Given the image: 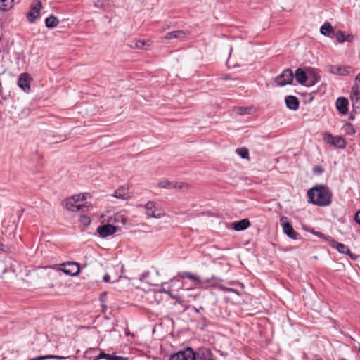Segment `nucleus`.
Returning a JSON list of instances; mask_svg holds the SVG:
<instances>
[{"label":"nucleus","mask_w":360,"mask_h":360,"mask_svg":"<svg viewBox=\"0 0 360 360\" xmlns=\"http://www.w3.org/2000/svg\"><path fill=\"white\" fill-rule=\"evenodd\" d=\"M233 110L236 114L240 115H250L255 112V109L253 107H245V106L234 107Z\"/></svg>","instance_id":"nucleus-21"},{"label":"nucleus","mask_w":360,"mask_h":360,"mask_svg":"<svg viewBox=\"0 0 360 360\" xmlns=\"http://www.w3.org/2000/svg\"><path fill=\"white\" fill-rule=\"evenodd\" d=\"M146 42L144 41L139 40L136 42L135 46L137 49H144V46L146 45Z\"/></svg>","instance_id":"nucleus-36"},{"label":"nucleus","mask_w":360,"mask_h":360,"mask_svg":"<svg viewBox=\"0 0 360 360\" xmlns=\"http://www.w3.org/2000/svg\"><path fill=\"white\" fill-rule=\"evenodd\" d=\"M222 79L224 80H227V79H231V76L228 74H226V75H224L221 77Z\"/></svg>","instance_id":"nucleus-45"},{"label":"nucleus","mask_w":360,"mask_h":360,"mask_svg":"<svg viewBox=\"0 0 360 360\" xmlns=\"http://www.w3.org/2000/svg\"><path fill=\"white\" fill-rule=\"evenodd\" d=\"M180 283V282H179V281L175 280V278H173L172 279L170 280V281L169 283H162V289L160 291L161 292L167 293V291H168L169 289L165 288V286L167 285H169L170 286H172L174 283ZM179 288H182V284L181 283H179Z\"/></svg>","instance_id":"nucleus-28"},{"label":"nucleus","mask_w":360,"mask_h":360,"mask_svg":"<svg viewBox=\"0 0 360 360\" xmlns=\"http://www.w3.org/2000/svg\"><path fill=\"white\" fill-rule=\"evenodd\" d=\"M323 140L326 143L333 145L339 148H345L347 145L345 140L342 137L334 136L329 133L324 134Z\"/></svg>","instance_id":"nucleus-5"},{"label":"nucleus","mask_w":360,"mask_h":360,"mask_svg":"<svg viewBox=\"0 0 360 360\" xmlns=\"http://www.w3.org/2000/svg\"><path fill=\"white\" fill-rule=\"evenodd\" d=\"M192 360H214L211 351L206 348H199L196 352L193 351Z\"/></svg>","instance_id":"nucleus-8"},{"label":"nucleus","mask_w":360,"mask_h":360,"mask_svg":"<svg viewBox=\"0 0 360 360\" xmlns=\"http://www.w3.org/2000/svg\"><path fill=\"white\" fill-rule=\"evenodd\" d=\"M283 233L292 240H298L301 238L297 232H296L292 225L288 221L286 217H282L280 220Z\"/></svg>","instance_id":"nucleus-3"},{"label":"nucleus","mask_w":360,"mask_h":360,"mask_svg":"<svg viewBox=\"0 0 360 360\" xmlns=\"http://www.w3.org/2000/svg\"><path fill=\"white\" fill-rule=\"evenodd\" d=\"M350 99H351L352 102L359 100L360 95H358L357 94L350 93Z\"/></svg>","instance_id":"nucleus-40"},{"label":"nucleus","mask_w":360,"mask_h":360,"mask_svg":"<svg viewBox=\"0 0 360 360\" xmlns=\"http://www.w3.org/2000/svg\"><path fill=\"white\" fill-rule=\"evenodd\" d=\"M294 79V73L290 68L285 69L281 75L275 78V82L278 86L291 84Z\"/></svg>","instance_id":"nucleus-4"},{"label":"nucleus","mask_w":360,"mask_h":360,"mask_svg":"<svg viewBox=\"0 0 360 360\" xmlns=\"http://www.w3.org/2000/svg\"><path fill=\"white\" fill-rule=\"evenodd\" d=\"M112 196L118 199L127 200L129 198V188L127 187L121 186L114 192Z\"/></svg>","instance_id":"nucleus-19"},{"label":"nucleus","mask_w":360,"mask_h":360,"mask_svg":"<svg viewBox=\"0 0 360 360\" xmlns=\"http://www.w3.org/2000/svg\"><path fill=\"white\" fill-rule=\"evenodd\" d=\"M101 359H105L106 360H127V358L105 354L103 351L100 352L98 356L95 358V360Z\"/></svg>","instance_id":"nucleus-22"},{"label":"nucleus","mask_w":360,"mask_h":360,"mask_svg":"<svg viewBox=\"0 0 360 360\" xmlns=\"http://www.w3.org/2000/svg\"><path fill=\"white\" fill-rule=\"evenodd\" d=\"M42 4L40 0H35L30 6V11L27 14V18L30 22H34L39 17Z\"/></svg>","instance_id":"nucleus-6"},{"label":"nucleus","mask_w":360,"mask_h":360,"mask_svg":"<svg viewBox=\"0 0 360 360\" xmlns=\"http://www.w3.org/2000/svg\"><path fill=\"white\" fill-rule=\"evenodd\" d=\"M285 102L287 108L290 110H297L299 108L300 101L295 96H287L285 98Z\"/></svg>","instance_id":"nucleus-15"},{"label":"nucleus","mask_w":360,"mask_h":360,"mask_svg":"<svg viewBox=\"0 0 360 360\" xmlns=\"http://www.w3.org/2000/svg\"><path fill=\"white\" fill-rule=\"evenodd\" d=\"M85 199L86 197L84 196V195H75L64 200L62 202V205L67 210L72 212H86L89 210L91 205L87 202H83L85 200Z\"/></svg>","instance_id":"nucleus-2"},{"label":"nucleus","mask_w":360,"mask_h":360,"mask_svg":"<svg viewBox=\"0 0 360 360\" xmlns=\"http://www.w3.org/2000/svg\"><path fill=\"white\" fill-rule=\"evenodd\" d=\"M350 69V66L341 67L338 65H333L328 67V71L330 73L341 76H346L349 75Z\"/></svg>","instance_id":"nucleus-12"},{"label":"nucleus","mask_w":360,"mask_h":360,"mask_svg":"<svg viewBox=\"0 0 360 360\" xmlns=\"http://www.w3.org/2000/svg\"><path fill=\"white\" fill-rule=\"evenodd\" d=\"M58 23H59L58 19L53 15H50L45 20L46 26L48 28L55 27L58 25Z\"/></svg>","instance_id":"nucleus-26"},{"label":"nucleus","mask_w":360,"mask_h":360,"mask_svg":"<svg viewBox=\"0 0 360 360\" xmlns=\"http://www.w3.org/2000/svg\"><path fill=\"white\" fill-rule=\"evenodd\" d=\"M18 84L19 87L25 91L29 92L30 91L29 75L26 73L21 74L18 79Z\"/></svg>","instance_id":"nucleus-16"},{"label":"nucleus","mask_w":360,"mask_h":360,"mask_svg":"<svg viewBox=\"0 0 360 360\" xmlns=\"http://www.w3.org/2000/svg\"><path fill=\"white\" fill-rule=\"evenodd\" d=\"M352 103L354 112H356L358 110H360V99Z\"/></svg>","instance_id":"nucleus-33"},{"label":"nucleus","mask_w":360,"mask_h":360,"mask_svg":"<svg viewBox=\"0 0 360 360\" xmlns=\"http://www.w3.org/2000/svg\"><path fill=\"white\" fill-rule=\"evenodd\" d=\"M167 294H168L169 295L170 297L173 298V299H176V296L174 295L172 292V291L169 289L168 291H167Z\"/></svg>","instance_id":"nucleus-44"},{"label":"nucleus","mask_w":360,"mask_h":360,"mask_svg":"<svg viewBox=\"0 0 360 360\" xmlns=\"http://www.w3.org/2000/svg\"><path fill=\"white\" fill-rule=\"evenodd\" d=\"M192 358H193V349L191 347H187L186 349L172 354L169 360H192Z\"/></svg>","instance_id":"nucleus-7"},{"label":"nucleus","mask_w":360,"mask_h":360,"mask_svg":"<svg viewBox=\"0 0 360 360\" xmlns=\"http://www.w3.org/2000/svg\"><path fill=\"white\" fill-rule=\"evenodd\" d=\"M138 207H143V205H138Z\"/></svg>","instance_id":"nucleus-52"},{"label":"nucleus","mask_w":360,"mask_h":360,"mask_svg":"<svg viewBox=\"0 0 360 360\" xmlns=\"http://www.w3.org/2000/svg\"><path fill=\"white\" fill-rule=\"evenodd\" d=\"M148 273H146V274H143L142 278H141V280L143 281L146 278V276H148Z\"/></svg>","instance_id":"nucleus-48"},{"label":"nucleus","mask_w":360,"mask_h":360,"mask_svg":"<svg viewBox=\"0 0 360 360\" xmlns=\"http://www.w3.org/2000/svg\"><path fill=\"white\" fill-rule=\"evenodd\" d=\"M349 101L347 98L339 97L336 101V108L342 115H345L348 111Z\"/></svg>","instance_id":"nucleus-14"},{"label":"nucleus","mask_w":360,"mask_h":360,"mask_svg":"<svg viewBox=\"0 0 360 360\" xmlns=\"http://www.w3.org/2000/svg\"><path fill=\"white\" fill-rule=\"evenodd\" d=\"M315 360H323L321 358H317Z\"/></svg>","instance_id":"nucleus-51"},{"label":"nucleus","mask_w":360,"mask_h":360,"mask_svg":"<svg viewBox=\"0 0 360 360\" xmlns=\"http://www.w3.org/2000/svg\"><path fill=\"white\" fill-rule=\"evenodd\" d=\"M116 226L110 224H105L97 228V232L103 238H106L114 234L116 232Z\"/></svg>","instance_id":"nucleus-11"},{"label":"nucleus","mask_w":360,"mask_h":360,"mask_svg":"<svg viewBox=\"0 0 360 360\" xmlns=\"http://www.w3.org/2000/svg\"><path fill=\"white\" fill-rule=\"evenodd\" d=\"M349 118V120H354L355 117L352 114H350Z\"/></svg>","instance_id":"nucleus-50"},{"label":"nucleus","mask_w":360,"mask_h":360,"mask_svg":"<svg viewBox=\"0 0 360 360\" xmlns=\"http://www.w3.org/2000/svg\"><path fill=\"white\" fill-rule=\"evenodd\" d=\"M202 309H203L202 307H200V309L195 308V311L197 313H199L200 310H202Z\"/></svg>","instance_id":"nucleus-49"},{"label":"nucleus","mask_w":360,"mask_h":360,"mask_svg":"<svg viewBox=\"0 0 360 360\" xmlns=\"http://www.w3.org/2000/svg\"><path fill=\"white\" fill-rule=\"evenodd\" d=\"M80 268L79 264L75 262H68L63 264V271L67 275L75 276L79 274Z\"/></svg>","instance_id":"nucleus-9"},{"label":"nucleus","mask_w":360,"mask_h":360,"mask_svg":"<svg viewBox=\"0 0 360 360\" xmlns=\"http://www.w3.org/2000/svg\"><path fill=\"white\" fill-rule=\"evenodd\" d=\"M220 288H221L223 290H224V291H233V290H232V289H231V288H226V287H222V286H221V287H220Z\"/></svg>","instance_id":"nucleus-46"},{"label":"nucleus","mask_w":360,"mask_h":360,"mask_svg":"<svg viewBox=\"0 0 360 360\" xmlns=\"http://www.w3.org/2000/svg\"><path fill=\"white\" fill-rule=\"evenodd\" d=\"M172 187L181 190V189H184V188H188V185L186 184H182V183H174V184L172 183Z\"/></svg>","instance_id":"nucleus-32"},{"label":"nucleus","mask_w":360,"mask_h":360,"mask_svg":"<svg viewBox=\"0 0 360 360\" xmlns=\"http://www.w3.org/2000/svg\"><path fill=\"white\" fill-rule=\"evenodd\" d=\"M179 276L182 278H188L196 283H198V284L202 283L200 278L198 276L194 275L191 272H188V271L180 272V273H179Z\"/></svg>","instance_id":"nucleus-23"},{"label":"nucleus","mask_w":360,"mask_h":360,"mask_svg":"<svg viewBox=\"0 0 360 360\" xmlns=\"http://www.w3.org/2000/svg\"><path fill=\"white\" fill-rule=\"evenodd\" d=\"M186 32L184 30H174L169 32L164 37V39L171 40L174 39H183L186 37Z\"/></svg>","instance_id":"nucleus-20"},{"label":"nucleus","mask_w":360,"mask_h":360,"mask_svg":"<svg viewBox=\"0 0 360 360\" xmlns=\"http://www.w3.org/2000/svg\"><path fill=\"white\" fill-rule=\"evenodd\" d=\"M250 225L248 219H243L240 221H235L231 224V227L237 231H243L248 228Z\"/></svg>","instance_id":"nucleus-17"},{"label":"nucleus","mask_w":360,"mask_h":360,"mask_svg":"<svg viewBox=\"0 0 360 360\" xmlns=\"http://www.w3.org/2000/svg\"><path fill=\"white\" fill-rule=\"evenodd\" d=\"M146 210V215L148 217L160 218L163 214L156 209V203L154 201H148L144 206Z\"/></svg>","instance_id":"nucleus-10"},{"label":"nucleus","mask_w":360,"mask_h":360,"mask_svg":"<svg viewBox=\"0 0 360 360\" xmlns=\"http://www.w3.org/2000/svg\"><path fill=\"white\" fill-rule=\"evenodd\" d=\"M327 240L329 242L330 245L335 248L340 253L346 255L349 248L347 245L336 241L330 236L327 238Z\"/></svg>","instance_id":"nucleus-13"},{"label":"nucleus","mask_w":360,"mask_h":360,"mask_svg":"<svg viewBox=\"0 0 360 360\" xmlns=\"http://www.w3.org/2000/svg\"><path fill=\"white\" fill-rule=\"evenodd\" d=\"M355 221L360 225V211H358L354 216Z\"/></svg>","instance_id":"nucleus-42"},{"label":"nucleus","mask_w":360,"mask_h":360,"mask_svg":"<svg viewBox=\"0 0 360 360\" xmlns=\"http://www.w3.org/2000/svg\"><path fill=\"white\" fill-rule=\"evenodd\" d=\"M0 250H5V245L0 243Z\"/></svg>","instance_id":"nucleus-47"},{"label":"nucleus","mask_w":360,"mask_h":360,"mask_svg":"<svg viewBox=\"0 0 360 360\" xmlns=\"http://www.w3.org/2000/svg\"><path fill=\"white\" fill-rule=\"evenodd\" d=\"M0 9L3 11H8L13 6L14 0H0Z\"/></svg>","instance_id":"nucleus-27"},{"label":"nucleus","mask_w":360,"mask_h":360,"mask_svg":"<svg viewBox=\"0 0 360 360\" xmlns=\"http://www.w3.org/2000/svg\"><path fill=\"white\" fill-rule=\"evenodd\" d=\"M313 172H314V174L321 175L323 172V169L321 166H315L313 168Z\"/></svg>","instance_id":"nucleus-34"},{"label":"nucleus","mask_w":360,"mask_h":360,"mask_svg":"<svg viewBox=\"0 0 360 360\" xmlns=\"http://www.w3.org/2000/svg\"><path fill=\"white\" fill-rule=\"evenodd\" d=\"M359 352L360 353V346H359Z\"/></svg>","instance_id":"nucleus-53"},{"label":"nucleus","mask_w":360,"mask_h":360,"mask_svg":"<svg viewBox=\"0 0 360 360\" xmlns=\"http://www.w3.org/2000/svg\"><path fill=\"white\" fill-rule=\"evenodd\" d=\"M236 153L243 159H249V151L246 148H240L236 149Z\"/></svg>","instance_id":"nucleus-29"},{"label":"nucleus","mask_w":360,"mask_h":360,"mask_svg":"<svg viewBox=\"0 0 360 360\" xmlns=\"http://www.w3.org/2000/svg\"><path fill=\"white\" fill-rule=\"evenodd\" d=\"M308 202L319 207H326L331 204L333 193L330 188L324 184H316L308 190Z\"/></svg>","instance_id":"nucleus-1"},{"label":"nucleus","mask_w":360,"mask_h":360,"mask_svg":"<svg viewBox=\"0 0 360 360\" xmlns=\"http://www.w3.org/2000/svg\"><path fill=\"white\" fill-rule=\"evenodd\" d=\"M340 360H346V359H341Z\"/></svg>","instance_id":"nucleus-54"},{"label":"nucleus","mask_w":360,"mask_h":360,"mask_svg":"<svg viewBox=\"0 0 360 360\" xmlns=\"http://www.w3.org/2000/svg\"><path fill=\"white\" fill-rule=\"evenodd\" d=\"M309 231L311 233H313L314 235L319 236V238H326V236L323 233H322L321 232L314 231V229H311Z\"/></svg>","instance_id":"nucleus-39"},{"label":"nucleus","mask_w":360,"mask_h":360,"mask_svg":"<svg viewBox=\"0 0 360 360\" xmlns=\"http://www.w3.org/2000/svg\"><path fill=\"white\" fill-rule=\"evenodd\" d=\"M81 222L84 225H89L91 223V219L89 217L84 215L81 217Z\"/></svg>","instance_id":"nucleus-37"},{"label":"nucleus","mask_w":360,"mask_h":360,"mask_svg":"<svg viewBox=\"0 0 360 360\" xmlns=\"http://www.w3.org/2000/svg\"><path fill=\"white\" fill-rule=\"evenodd\" d=\"M351 93L360 95V86H359L357 83H355V84L352 86Z\"/></svg>","instance_id":"nucleus-35"},{"label":"nucleus","mask_w":360,"mask_h":360,"mask_svg":"<svg viewBox=\"0 0 360 360\" xmlns=\"http://www.w3.org/2000/svg\"><path fill=\"white\" fill-rule=\"evenodd\" d=\"M320 32L324 36L330 37L334 32V29L331 24L326 22L320 28Z\"/></svg>","instance_id":"nucleus-24"},{"label":"nucleus","mask_w":360,"mask_h":360,"mask_svg":"<svg viewBox=\"0 0 360 360\" xmlns=\"http://www.w3.org/2000/svg\"><path fill=\"white\" fill-rule=\"evenodd\" d=\"M172 183L167 179H163L158 183V186L163 188H169L172 187Z\"/></svg>","instance_id":"nucleus-31"},{"label":"nucleus","mask_w":360,"mask_h":360,"mask_svg":"<svg viewBox=\"0 0 360 360\" xmlns=\"http://www.w3.org/2000/svg\"><path fill=\"white\" fill-rule=\"evenodd\" d=\"M344 130L349 135L354 134L356 129L352 124L347 122L343 127Z\"/></svg>","instance_id":"nucleus-30"},{"label":"nucleus","mask_w":360,"mask_h":360,"mask_svg":"<svg viewBox=\"0 0 360 360\" xmlns=\"http://www.w3.org/2000/svg\"><path fill=\"white\" fill-rule=\"evenodd\" d=\"M106 295H107V292H103L100 295V300H101V302L102 303L101 305H102L103 307H105H105L103 304V302H104V298L106 296Z\"/></svg>","instance_id":"nucleus-41"},{"label":"nucleus","mask_w":360,"mask_h":360,"mask_svg":"<svg viewBox=\"0 0 360 360\" xmlns=\"http://www.w3.org/2000/svg\"><path fill=\"white\" fill-rule=\"evenodd\" d=\"M294 77L299 84L302 85L304 84L308 79L307 73L301 68H299L296 70L295 72L294 73Z\"/></svg>","instance_id":"nucleus-18"},{"label":"nucleus","mask_w":360,"mask_h":360,"mask_svg":"<svg viewBox=\"0 0 360 360\" xmlns=\"http://www.w3.org/2000/svg\"><path fill=\"white\" fill-rule=\"evenodd\" d=\"M336 41L338 43H343L345 41H352V37L350 35L345 36L344 32L338 30L335 33Z\"/></svg>","instance_id":"nucleus-25"},{"label":"nucleus","mask_w":360,"mask_h":360,"mask_svg":"<svg viewBox=\"0 0 360 360\" xmlns=\"http://www.w3.org/2000/svg\"><path fill=\"white\" fill-rule=\"evenodd\" d=\"M103 281L105 283H108L110 281V276L108 274H105L103 276Z\"/></svg>","instance_id":"nucleus-43"},{"label":"nucleus","mask_w":360,"mask_h":360,"mask_svg":"<svg viewBox=\"0 0 360 360\" xmlns=\"http://www.w3.org/2000/svg\"><path fill=\"white\" fill-rule=\"evenodd\" d=\"M346 255H348L352 260H354V261L356 260L359 257V256L357 255L352 252L349 248L347 250Z\"/></svg>","instance_id":"nucleus-38"}]
</instances>
